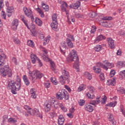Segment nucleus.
I'll use <instances>...</instances> for the list:
<instances>
[{
  "instance_id": "nucleus-57",
  "label": "nucleus",
  "mask_w": 125,
  "mask_h": 125,
  "mask_svg": "<svg viewBox=\"0 0 125 125\" xmlns=\"http://www.w3.org/2000/svg\"><path fill=\"white\" fill-rule=\"evenodd\" d=\"M61 6H62L63 7H66L67 8L68 7V4H67V3H66V2H64V1H62V5Z\"/></svg>"
},
{
  "instance_id": "nucleus-36",
  "label": "nucleus",
  "mask_w": 125,
  "mask_h": 125,
  "mask_svg": "<svg viewBox=\"0 0 125 125\" xmlns=\"http://www.w3.org/2000/svg\"><path fill=\"white\" fill-rule=\"evenodd\" d=\"M50 66H51V69L52 70V71H54L56 69V66H55V63L54 62L50 61Z\"/></svg>"
},
{
  "instance_id": "nucleus-2",
  "label": "nucleus",
  "mask_w": 125,
  "mask_h": 125,
  "mask_svg": "<svg viewBox=\"0 0 125 125\" xmlns=\"http://www.w3.org/2000/svg\"><path fill=\"white\" fill-rule=\"evenodd\" d=\"M69 59L70 61H74L75 62L73 65L74 69L79 72V69H80V64L79 63V57H78V54H77V52L75 50H72L71 52H70L69 55Z\"/></svg>"
},
{
  "instance_id": "nucleus-52",
  "label": "nucleus",
  "mask_w": 125,
  "mask_h": 125,
  "mask_svg": "<svg viewBox=\"0 0 125 125\" xmlns=\"http://www.w3.org/2000/svg\"><path fill=\"white\" fill-rule=\"evenodd\" d=\"M60 106L61 107V108L62 109V110L64 112L67 111V108H66V107H64V105H63V104H60Z\"/></svg>"
},
{
  "instance_id": "nucleus-55",
  "label": "nucleus",
  "mask_w": 125,
  "mask_h": 125,
  "mask_svg": "<svg viewBox=\"0 0 125 125\" xmlns=\"http://www.w3.org/2000/svg\"><path fill=\"white\" fill-rule=\"evenodd\" d=\"M100 79L101 81H104V80H105V77L103 73H101L100 75Z\"/></svg>"
},
{
  "instance_id": "nucleus-25",
  "label": "nucleus",
  "mask_w": 125,
  "mask_h": 125,
  "mask_svg": "<svg viewBox=\"0 0 125 125\" xmlns=\"http://www.w3.org/2000/svg\"><path fill=\"white\" fill-rule=\"evenodd\" d=\"M81 6V2L80 1H77L74 4L72 5V7L74 9H78Z\"/></svg>"
},
{
  "instance_id": "nucleus-12",
  "label": "nucleus",
  "mask_w": 125,
  "mask_h": 125,
  "mask_svg": "<svg viewBox=\"0 0 125 125\" xmlns=\"http://www.w3.org/2000/svg\"><path fill=\"white\" fill-rule=\"evenodd\" d=\"M23 10L25 15H26L27 17H30L31 15L33 14L32 10L30 9H27V7L24 8Z\"/></svg>"
},
{
  "instance_id": "nucleus-43",
  "label": "nucleus",
  "mask_w": 125,
  "mask_h": 125,
  "mask_svg": "<svg viewBox=\"0 0 125 125\" xmlns=\"http://www.w3.org/2000/svg\"><path fill=\"white\" fill-rule=\"evenodd\" d=\"M117 104V102H111L110 103L106 104V106H108L109 107H115Z\"/></svg>"
},
{
  "instance_id": "nucleus-18",
  "label": "nucleus",
  "mask_w": 125,
  "mask_h": 125,
  "mask_svg": "<svg viewBox=\"0 0 125 125\" xmlns=\"http://www.w3.org/2000/svg\"><path fill=\"white\" fill-rule=\"evenodd\" d=\"M107 85H115L116 84V80L115 78L107 80L106 82Z\"/></svg>"
},
{
  "instance_id": "nucleus-3",
  "label": "nucleus",
  "mask_w": 125,
  "mask_h": 125,
  "mask_svg": "<svg viewBox=\"0 0 125 125\" xmlns=\"http://www.w3.org/2000/svg\"><path fill=\"white\" fill-rule=\"evenodd\" d=\"M62 75L59 77V81L62 84H64V83H66V81H67V83L70 82V80H69L70 75H69V72L66 70V68H62Z\"/></svg>"
},
{
  "instance_id": "nucleus-10",
  "label": "nucleus",
  "mask_w": 125,
  "mask_h": 125,
  "mask_svg": "<svg viewBox=\"0 0 125 125\" xmlns=\"http://www.w3.org/2000/svg\"><path fill=\"white\" fill-rule=\"evenodd\" d=\"M30 93L31 98L36 99L37 98V89L35 88H32L30 90Z\"/></svg>"
},
{
  "instance_id": "nucleus-4",
  "label": "nucleus",
  "mask_w": 125,
  "mask_h": 125,
  "mask_svg": "<svg viewBox=\"0 0 125 125\" xmlns=\"http://www.w3.org/2000/svg\"><path fill=\"white\" fill-rule=\"evenodd\" d=\"M56 96L59 100H63V98H64L65 100H69L70 98L68 92L65 89L60 90L59 92L56 93Z\"/></svg>"
},
{
  "instance_id": "nucleus-39",
  "label": "nucleus",
  "mask_w": 125,
  "mask_h": 125,
  "mask_svg": "<svg viewBox=\"0 0 125 125\" xmlns=\"http://www.w3.org/2000/svg\"><path fill=\"white\" fill-rule=\"evenodd\" d=\"M88 89L89 90L91 93H93L94 92H95V88H94V87H93V86H88Z\"/></svg>"
},
{
  "instance_id": "nucleus-26",
  "label": "nucleus",
  "mask_w": 125,
  "mask_h": 125,
  "mask_svg": "<svg viewBox=\"0 0 125 125\" xmlns=\"http://www.w3.org/2000/svg\"><path fill=\"white\" fill-rule=\"evenodd\" d=\"M99 103H100L99 98H97L96 100H92L90 102V104L92 105H96V104H99Z\"/></svg>"
},
{
  "instance_id": "nucleus-40",
  "label": "nucleus",
  "mask_w": 125,
  "mask_h": 125,
  "mask_svg": "<svg viewBox=\"0 0 125 125\" xmlns=\"http://www.w3.org/2000/svg\"><path fill=\"white\" fill-rule=\"evenodd\" d=\"M44 86H45L46 88H49V87H50V82L48 81L45 82L44 83Z\"/></svg>"
},
{
  "instance_id": "nucleus-8",
  "label": "nucleus",
  "mask_w": 125,
  "mask_h": 125,
  "mask_svg": "<svg viewBox=\"0 0 125 125\" xmlns=\"http://www.w3.org/2000/svg\"><path fill=\"white\" fill-rule=\"evenodd\" d=\"M19 24V21L18 19H15L12 22V28L14 31H16L17 30V27Z\"/></svg>"
},
{
  "instance_id": "nucleus-42",
  "label": "nucleus",
  "mask_w": 125,
  "mask_h": 125,
  "mask_svg": "<svg viewBox=\"0 0 125 125\" xmlns=\"http://www.w3.org/2000/svg\"><path fill=\"white\" fill-rule=\"evenodd\" d=\"M61 47H62V48H63V49H67V48H68L67 45H66L65 42H62V43H61Z\"/></svg>"
},
{
  "instance_id": "nucleus-22",
  "label": "nucleus",
  "mask_w": 125,
  "mask_h": 125,
  "mask_svg": "<svg viewBox=\"0 0 125 125\" xmlns=\"http://www.w3.org/2000/svg\"><path fill=\"white\" fill-rule=\"evenodd\" d=\"M51 27L53 30H56L58 27V21H52L51 23Z\"/></svg>"
},
{
  "instance_id": "nucleus-23",
  "label": "nucleus",
  "mask_w": 125,
  "mask_h": 125,
  "mask_svg": "<svg viewBox=\"0 0 125 125\" xmlns=\"http://www.w3.org/2000/svg\"><path fill=\"white\" fill-rule=\"evenodd\" d=\"M66 42L68 47H69L70 48H73V47H74V44H73V42H72V41L70 40V39L67 38L66 40Z\"/></svg>"
},
{
  "instance_id": "nucleus-62",
  "label": "nucleus",
  "mask_w": 125,
  "mask_h": 125,
  "mask_svg": "<svg viewBox=\"0 0 125 125\" xmlns=\"http://www.w3.org/2000/svg\"><path fill=\"white\" fill-rule=\"evenodd\" d=\"M121 112H122V114L125 116V109H124V108L123 107V106H121V110H120Z\"/></svg>"
},
{
  "instance_id": "nucleus-32",
  "label": "nucleus",
  "mask_w": 125,
  "mask_h": 125,
  "mask_svg": "<svg viewBox=\"0 0 125 125\" xmlns=\"http://www.w3.org/2000/svg\"><path fill=\"white\" fill-rule=\"evenodd\" d=\"M84 76L86 79L90 81L92 79V75L90 74L88 72H85Z\"/></svg>"
},
{
  "instance_id": "nucleus-63",
  "label": "nucleus",
  "mask_w": 125,
  "mask_h": 125,
  "mask_svg": "<svg viewBox=\"0 0 125 125\" xmlns=\"http://www.w3.org/2000/svg\"><path fill=\"white\" fill-rule=\"evenodd\" d=\"M119 92L122 94H125V88H122L120 90H119Z\"/></svg>"
},
{
  "instance_id": "nucleus-16",
  "label": "nucleus",
  "mask_w": 125,
  "mask_h": 125,
  "mask_svg": "<svg viewBox=\"0 0 125 125\" xmlns=\"http://www.w3.org/2000/svg\"><path fill=\"white\" fill-rule=\"evenodd\" d=\"M84 108L86 111H87L88 112H91L93 111V106L90 104H87L85 105Z\"/></svg>"
},
{
  "instance_id": "nucleus-13",
  "label": "nucleus",
  "mask_w": 125,
  "mask_h": 125,
  "mask_svg": "<svg viewBox=\"0 0 125 125\" xmlns=\"http://www.w3.org/2000/svg\"><path fill=\"white\" fill-rule=\"evenodd\" d=\"M64 122H65V119H64V116L62 115H60L59 116L58 123L59 125H63L64 124Z\"/></svg>"
},
{
  "instance_id": "nucleus-14",
  "label": "nucleus",
  "mask_w": 125,
  "mask_h": 125,
  "mask_svg": "<svg viewBox=\"0 0 125 125\" xmlns=\"http://www.w3.org/2000/svg\"><path fill=\"white\" fill-rule=\"evenodd\" d=\"M106 37L103 35H100L96 38L95 40V42H99L101 41H103V40H105Z\"/></svg>"
},
{
  "instance_id": "nucleus-31",
  "label": "nucleus",
  "mask_w": 125,
  "mask_h": 125,
  "mask_svg": "<svg viewBox=\"0 0 125 125\" xmlns=\"http://www.w3.org/2000/svg\"><path fill=\"white\" fill-rule=\"evenodd\" d=\"M27 45L30 47H35V43L32 40H28Z\"/></svg>"
},
{
  "instance_id": "nucleus-21",
  "label": "nucleus",
  "mask_w": 125,
  "mask_h": 125,
  "mask_svg": "<svg viewBox=\"0 0 125 125\" xmlns=\"http://www.w3.org/2000/svg\"><path fill=\"white\" fill-rule=\"evenodd\" d=\"M22 79L26 85H30V81H29V79H28V77H27V76L23 75L22 77Z\"/></svg>"
},
{
  "instance_id": "nucleus-61",
  "label": "nucleus",
  "mask_w": 125,
  "mask_h": 125,
  "mask_svg": "<svg viewBox=\"0 0 125 125\" xmlns=\"http://www.w3.org/2000/svg\"><path fill=\"white\" fill-rule=\"evenodd\" d=\"M119 75H120V76H124L125 77V70L120 71Z\"/></svg>"
},
{
  "instance_id": "nucleus-47",
  "label": "nucleus",
  "mask_w": 125,
  "mask_h": 125,
  "mask_svg": "<svg viewBox=\"0 0 125 125\" xmlns=\"http://www.w3.org/2000/svg\"><path fill=\"white\" fill-rule=\"evenodd\" d=\"M17 121L13 118H10L8 119V123H16Z\"/></svg>"
},
{
  "instance_id": "nucleus-27",
  "label": "nucleus",
  "mask_w": 125,
  "mask_h": 125,
  "mask_svg": "<svg viewBox=\"0 0 125 125\" xmlns=\"http://www.w3.org/2000/svg\"><path fill=\"white\" fill-rule=\"evenodd\" d=\"M103 63L104 64H105L109 68H113L114 67V64L109 62L108 61H104Z\"/></svg>"
},
{
  "instance_id": "nucleus-1",
  "label": "nucleus",
  "mask_w": 125,
  "mask_h": 125,
  "mask_svg": "<svg viewBox=\"0 0 125 125\" xmlns=\"http://www.w3.org/2000/svg\"><path fill=\"white\" fill-rule=\"evenodd\" d=\"M7 89H11L13 94H17V92L21 89V80L18 79L15 82L11 81L9 82L7 86Z\"/></svg>"
},
{
  "instance_id": "nucleus-30",
  "label": "nucleus",
  "mask_w": 125,
  "mask_h": 125,
  "mask_svg": "<svg viewBox=\"0 0 125 125\" xmlns=\"http://www.w3.org/2000/svg\"><path fill=\"white\" fill-rule=\"evenodd\" d=\"M117 66L119 68H123L124 67H125V62H117Z\"/></svg>"
},
{
  "instance_id": "nucleus-51",
  "label": "nucleus",
  "mask_w": 125,
  "mask_h": 125,
  "mask_svg": "<svg viewBox=\"0 0 125 125\" xmlns=\"http://www.w3.org/2000/svg\"><path fill=\"white\" fill-rule=\"evenodd\" d=\"M67 37L69 38V39H70L72 42H75V38H74V36L67 34Z\"/></svg>"
},
{
  "instance_id": "nucleus-44",
  "label": "nucleus",
  "mask_w": 125,
  "mask_h": 125,
  "mask_svg": "<svg viewBox=\"0 0 125 125\" xmlns=\"http://www.w3.org/2000/svg\"><path fill=\"white\" fill-rule=\"evenodd\" d=\"M107 119L109 122H112V121H114V116L112 114H109L107 116Z\"/></svg>"
},
{
  "instance_id": "nucleus-24",
  "label": "nucleus",
  "mask_w": 125,
  "mask_h": 125,
  "mask_svg": "<svg viewBox=\"0 0 125 125\" xmlns=\"http://www.w3.org/2000/svg\"><path fill=\"white\" fill-rule=\"evenodd\" d=\"M35 22L36 24L38 25V26H39V27H42V21L40 18H36Z\"/></svg>"
},
{
  "instance_id": "nucleus-17",
  "label": "nucleus",
  "mask_w": 125,
  "mask_h": 125,
  "mask_svg": "<svg viewBox=\"0 0 125 125\" xmlns=\"http://www.w3.org/2000/svg\"><path fill=\"white\" fill-rule=\"evenodd\" d=\"M5 58H6V56H5L4 54L0 55V67H1L4 65V61L1 60L5 59Z\"/></svg>"
},
{
  "instance_id": "nucleus-28",
  "label": "nucleus",
  "mask_w": 125,
  "mask_h": 125,
  "mask_svg": "<svg viewBox=\"0 0 125 125\" xmlns=\"http://www.w3.org/2000/svg\"><path fill=\"white\" fill-rule=\"evenodd\" d=\"M93 70L94 71L96 74H100L101 72V69L99 67H97V66H94L93 67Z\"/></svg>"
},
{
  "instance_id": "nucleus-41",
  "label": "nucleus",
  "mask_w": 125,
  "mask_h": 125,
  "mask_svg": "<svg viewBox=\"0 0 125 125\" xmlns=\"http://www.w3.org/2000/svg\"><path fill=\"white\" fill-rule=\"evenodd\" d=\"M52 19L53 22H57V14H53V15L52 16Z\"/></svg>"
},
{
  "instance_id": "nucleus-15",
  "label": "nucleus",
  "mask_w": 125,
  "mask_h": 125,
  "mask_svg": "<svg viewBox=\"0 0 125 125\" xmlns=\"http://www.w3.org/2000/svg\"><path fill=\"white\" fill-rule=\"evenodd\" d=\"M21 21H22L24 23V24L25 25V26L27 27V29L28 30H30V27H29V26L28 25V20H26V18L24 17L23 15L21 16Z\"/></svg>"
},
{
  "instance_id": "nucleus-29",
  "label": "nucleus",
  "mask_w": 125,
  "mask_h": 125,
  "mask_svg": "<svg viewBox=\"0 0 125 125\" xmlns=\"http://www.w3.org/2000/svg\"><path fill=\"white\" fill-rule=\"evenodd\" d=\"M50 41V36H48L46 38L44 39V42L43 43V45H46L49 41Z\"/></svg>"
},
{
  "instance_id": "nucleus-45",
  "label": "nucleus",
  "mask_w": 125,
  "mask_h": 125,
  "mask_svg": "<svg viewBox=\"0 0 125 125\" xmlns=\"http://www.w3.org/2000/svg\"><path fill=\"white\" fill-rule=\"evenodd\" d=\"M1 17L2 19H6V15H5V12L2 11L1 13Z\"/></svg>"
},
{
  "instance_id": "nucleus-37",
  "label": "nucleus",
  "mask_w": 125,
  "mask_h": 125,
  "mask_svg": "<svg viewBox=\"0 0 125 125\" xmlns=\"http://www.w3.org/2000/svg\"><path fill=\"white\" fill-rule=\"evenodd\" d=\"M83 89H85V85L83 84H81L78 88V91L79 92L82 91V90H83Z\"/></svg>"
},
{
  "instance_id": "nucleus-34",
  "label": "nucleus",
  "mask_w": 125,
  "mask_h": 125,
  "mask_svg": "<svg viewBox=\"0 0 125 125\" xmlns=\"http://www.w3.org/2000/svg\"><path fill=\"white\" fill-rule=\"evenodd\" d=\"M13 10V7H7V12L8 13H10V14L8 15V16H11V13L12 12V11Z\"/></svg>"
},
{
  "instance_id": "nucleus-5",
  "label": "nucleus",
  "mask_w": 125,
  "mask_h": 125,
  "mask_svg": "<svg viewBox=\"0 0 125 125\" xmlns=\"http://www.w3.org/2000/svg\"><path fill=\"white\" fill-rule=\"evenodd\" d=\"M0 72L2 77H5L7 75H8L9 78L12 77V70H11V69L9 68L8 65H5L4 66V68H1L0 69Z\"/></svg>"
},
{
  "instance_id": "nucleus-20",
  "label": "nucleus",
  "mask_w": 125,
  "mask_h": 125,
  "mask_svg": "<svg viewBox=\"0 0 125 125\" xmlns=\"http://www.w3.org/2000/svg\"><path fill=\"white\" fill-rule=\"evenodd\" d=\"M44 110L45 112L47 113L49 112V111H50L51 105H50V104H48L47 103H46L44 104Z\"/></svg>"
},
{
  "instance_id": "nucleus-35",
  "label": "nucleus",
  "mask_w": 125,
  "mask_h": 125,
  "mask_svg": "<svg viewBox=\"0 0 125 125\" xmlns=\"http://www.w3.org/2000/svg\"><path fill=\"white\" fill-rule=\"evenodd\" d=\"M86 95L88 98H89L90 99H93L94 98H95V96L94 95L93 93H89V92H88L86 93Z\"/></svg>"
},
{
  "instance_id": "nucleus-60",
  "label": "nucleus",
  "mask_w": 125,
  "mask_h": 125,
  "mask_svg": "<svg viewBox=\"0 0 125 125\" xmlns=\"http://www.w3.org/2000/svg\"><path fill=\"white\" fill-rule=\"evenodd\" d=\"M7 119H8V116L7 115H4L3 116V123H5V122H6V120H7Z\"/></svg>"
},
{
  "instance_id": "nucleus-7",
  "label": "nucleus",
  "mask_w": 125,
  "mask_h": 125,
  "mask_svg": "<svg viewBox=\"0 0 125 125\" xmlns=\"http://www.w3.org/2000/svg\"><path fill=\"white\" fill-rule=\"evenodd\" d=\"M28 113H29L30 115H32V116H34V115H36L37 117H39V118H40V119H42V113H40V111L37 108H34L30 111H28Z\"/></svg>"
},
{
  "instance_id": "nucleus-6",
  "label": "nucleus",
  "mask_w": 125,
  "mask_h": 125,
  "mask_svg": "<svg viewBox=\"0 0 125 125\" xmlns=\"http://www.w3.org/2000/svg\"><path fill=\"white\" fill-rule=\"evenodd\" d=\"M29 76L32 77V80H37V79H42L43 77V74L41 73L39 70H35L29 72Z\"/></svg>"
},
{
  "instance_id": "nucleus-58",
  "label": "nucleus",
  "mask_w": 125,
  "mask_h": 125,
  "mask_svg": "<svg viewBox=\"0 0 125 125\" xmlns=\"http://www.w3.org/2000/svg\"><path fill=\"white\" fill-rule=\"evenodd\" d=\"M14 42L15 43H16V44H19V43H20V41L17 38L14 39Z\"/></svg>"
},
{
  "instance_id": "nucleus-53",
  "label": "nucleus",
  "mask_w": 125,
  "mask_h": 125,
  "mask_svg": "<svg viewBox=\"0 0 125 125\" xmlns=\"http://www.w3.org/2000/svg\"><path fill=\"white\" fill-rule=\"evenodd\" d=\"M38 63L39 67H42V65L43 64L42 63V61L40 59H38Z\"/></svg>"
},
{
  "instance_id": "nucleus-54",
  "label": "nucleus",
  "mask_w": 125,
  "mask_h": 125,
  "mask_svg": "<svg viewBox=\"0 0 125 125\" xmlns=\"http://www.w3.org/2000/svg\"><path fill=\"white\" fill-rule=\"evenodd\" d=\"M12 60V62H13V63H14V64H15V65H18V62H17V59H16V58L13 57Z\"/></svg>"
},
{
  "instance_id": "nucleus-33",
  "label": "nucleus",
  "mask_w": 125,
  "mask_h": 125,
  "mask_svg": "<svg viewBox=\"0 0 125 125\" xmlns=\"http://www.w3.org/2000/svg\"><path fill=\"white\" fill-rule=\"evenodd\" d=\"M94 50L98 52L102 50V46L101 45H97L94 48Z\"/></svg>"
},
{
  "instance_id": "nucleus-48",
  "label": "nucleus",
  "mask_w": 125,
  "mask_h": 125,
  "mask_svg": "<svg viewBox=\"0 0 125 125\" xmlns=\"http://www.w3.org/2000/svg\"><path fill=\"white\" fill-rule=\"evenodd\" d=\"M48 104H50V105H53L55 103V100L54 99H51L50 101L47 103Z\"/></svg>"
},
{
  "instance_id": "nucleus-38",
  "label": "nucleus",
  "mask_w": 125,
  "mask_h": 125,
  "mask_svg": "<svg viewBox=\"0 0 125 125\" xmlns=\"http://www.w3.org/2000/svg\"><path fill=\"white\" fill-rule=\"evenodd\" d=\"M42 8L45 9V11H48V10H49V7L44 3H42Z\"/></svg>"
},
{
  "instance_id": "nucleus-64",
  "label": "nucleus",
  "mask_w": 125,
  "mask_h": 125,
  "mask_svg": "<svg viewBox=\"0 0 125 125\" xmlns=\"http://www.w3.org/2000/svg\"><path fill=\"white\" fill-rule=\"evenodd\" d=\"M75 108L72 107L70 108L69 112H70V113H71L73 114V113H74V112H75Z\"/></svg>"
},
{
  "instance_id": "nucleus-9",
  "label": "nucleus",
  "mask_w": 125,
  "mask_h": 125,
  "mask_svg": "<svg viewBox=\"0 0 125 125\" xmlns=\"http://www.w3.org/2000/svg\"><path fill=\"white\" fill-rule=\"evenodd\" d=\"M107 42L109 47L111 49L115 48V41L112 38H107Z\"/></svg>"
},
{
  "instance_id": "nucleus-50",
  "label": "nucleus",
  "mask_w": 125,
  "mask_h": 125,
  "mask_svg": "<svg viewBox=\"0 0 125 125\" xmlns=\"http://www.w3.org/2000/svg\"><path fill=\"white\" fill-rule=\"evenodd\" d=\"M115 73H116V71H115V70H111L109 74L110 78H112V77H114V76H115Z\"/></svg>"
},
{
  "instance_id": "nucleus-11",
  "label": "nucleus",
  "mask_w": 125,
  "mask_h": 125,
  "mask_svg": "<svg viewBox=\"0 0 125 125\" xmlns=\"http://www.w3.org/2000/svg\"><path fill=\"white\" fill-rule=\"evenodd\" d=\"M30 58L33 64H36V61H38V59H40L37 56V55H36V54L33 53L31 54Z\"/></svg>"
},
{
  "instance_id": "nucleus-19",
  "label": "nucleus",
  "mask_w": 125,
  "mask_h": 125,
  "mask_svg": "<svg viewBox=\"0 0 125 125\" xmlns=\"http://www.w3.org/2000/svg\"><path fill=\"white\" fill-rule=\"evenodd\" d=\"M96 67H97V68H99L100 67H101V68H103L104 70H106V71L108 70V67H107L106 65H105V64H104L103 63L100 62H99L96 63Z\"/></svg>"
},
{
  "instance_id": "nucleus-59",
  "label": "nucleus",
  "mask_w": 125,
  "mask_h": 125,
  "mask_svg": "<svg viewBox=\"0 0 125 125\" xmlns=\"http://www.w3.org/2000/svg\"><path fill=\"white\" fill-rule=\"evenodd\" d=\"M2 7H3V0H1L0 1V11Z\"/></svg>"
},
{
  "instance_id": "nucleus-56",
  "label": "nucleus",
  "mask_w": 125,
  "mask_h": 125,
  "mask_svg": "<svg viewBox=\"0 0 125 125\" xmlns=\"http://www.w3.org/2000/svg\"><path fill=\"white\" fill-rule=\"evenodd\" d=\"M112 17H104L103 18V20H112Z\"/></svg>"
},
{
  "instance_id": "nucleus-46",
  "label": "nucleus",
  "mask_w": 125,
  "mask_h": 125,
  "mask_svg": "<svg viewBox=\"0 0 125 125\" xmlns=\"http://www.w3.org/2000/svg\"><path fill=\"white\" fill-rule=\"evenodd\" d=\"M96 13H95V12H92L89 13V16L91 18H94V17H95V16H96Z\"/></svg>"
},
{
  "instance_id": "nucleus-49",
  "label": "nucleus",
  "mask_w": 125,
  "mask_h": 125,
  "mask_svg": "<svg viewBox=\"0 0 125 125\" xmlns=\"http://www.w3.org/2000/svg\"><path fill=\"white\" fill-rule=\"evenodd\" d=\"M84 103H85V102L83 100H80L79 101L80 106H83V105H84Z\"/></svg>"
}]
</instances>
